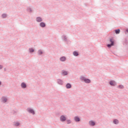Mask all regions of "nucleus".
<instances>
[{
    "label": "nucleus",
    "mask_w": 128,
    "mask_h": 128,
    "mask_svg": "<svg viewBox=\"0 0 128 128\" xmlns=\"http://www.w3.org/2000/svg\"><path fill=\"white\" fill-rule=\"evenodd\" d=\"M110 40L111 44L107 45L108 48H112V46H114V40L113 38H110Z\"/></svg>",
    "instance_id": "obj_1"
},
{
    "label": "nucleus",
    "mask_w": 128,
    "mask_h": 128,
    "mask_svg": "<svg viewBox=\"0 0 128 128\" xmlns=\"http://www.w3.org/2000/svg\"><path fill=\"white\" fill-rule=\"evenodd\" d=\"M80 80H84V82H86V84H90V80L84 78L83 77V76L80 77Z\"/></svg>",
    "instance_id": "obj_2"
},
{
    "label": "nucleus",
    "mask_w": 128,
    "mask_h": 128,
    "mask_svg": "<svg viewBox=\"0 0 128 128\" xmlns=\"http://www.w3.org/2000/svg\"><path fill=\"white\" fill-rule=\"evenodd\" d=\"M28 112H30V114H34V111L30 108H28Z\"/></svg>",
    "instance_id": "obj_3"
},
{
    "label": "nucleus",
    "mask_w": 128,
    "mask_h": 128,
    "mask_svg": "<svg viewBox=\"0 0 128 128\" xmlns=\"http://www.w3.org/2000/svg\"><path fill=\"white\" fill-rule=\"evenodd\" d=\"M60 120L61 122H64L66 120V116H60Z\"/></svg>",
    "instance_id": "obj_4"
},
{
    "label": "nucleus",
    "mask_w": 128,
    "mask_h": 128,
    "mask_svg": "<svg viewBox=\"0 0 128 128\" xmlns=\"http://www.w3.org/2000/svg\"><path fill=\"white\" fill-rule=\"evenodd\" d=\"M110 86H116V82H114V81H110Z\"/></svg>",
    "instance_id": "obj_5"
},
{
    "label": "nucleus",
    "mask_w": 128,
    "mask_h": 128,
    "mask_svg": "<svg viewBox=\"0 0 128 128\" xmlns=\"http://www.w3.org/2000/svg\"><path fill=\"white\" fill-rule=\"evenodd\" d=\"M21 86H22V88H26V84L22 82V83L21 84Z\"/></svg>",
    "instance_id": "obj_6"
},
{
    "label": "nucleus",
    "mask_w": 128,
    "mask_h": 128,
    "mask_svg": "<svg viewBox=\"0 0 128 128\" xmlns=\"http://www.w3.org/2000/svg\"><path fill=\"white\" fill-rule=\"evenodd\" d=\"M40 26H42V28H44L46 26V24L44 22H40Z\"/></svg>",
    "instance_id": "obj_7"
},
{
    "label": "nucleus",
    "mask_w": 128,
    "mask_h": 128,
    "mask_svg": "<svg viewBox=\"0 0 128 128\" xmlns=\"http://www.w3.org/2000/svg\"><path fill=\"white\" fill-rule=\"evenodd\" d=\"M115 32L116 34H120V29L116 30Z\"/></svg>",
    "instance_id": "obj_8"
},
{
    "label": "nucleus",
    "mask_w": 128,
    "mask_h": 128,
    "mask_svg": "<svg viewBox=\"0 0 128 128\" xmlns=\"http://www.w3.org/2000/svg\"><path fill=\"white\" fill-rule=\"evenodd\" d=\"M89 124H90V126H94V124H96L94 123V122H93V121H90V122H89Z\"/></svg>",
    "instance_id": "obj_9"
},
{
    "label": "nucleus",
    "mask_w": 128,
    "mask_h": 128,
    "mask_svg": "<svg viewBox=\"0 0 128 128\" xmlns=\"http://www.w3.org/2000/svg\"><path fill=\"white\" fill-rule=\"evenodd\" d=\"M42 18L38 17L36 18V21L38 22H42Z\"/></svg>",
    "instance_id": "obj_10"
},
{
    "label": "nucleus",
    "mask_w": 128,
    "mask_h": 128,
    "mask_svg": "<svg viewBox=\"0 0 128 128\" xmlns=\"http://www.w3.org/2000/svg\"><path fill=\"white\" fill-rule=\"evenodd\" d=\"M66 88H72V86L70 85V84H68L66 85Z\"/></svg>",
    "instance_id": "obj_11"
},
{
    "label": "nucleus",
    "mask_w": 128,
    "mask_h": 128,
    "mask_svg": "<svg viewBox=\"0 0 128 128\" xmlns=\"http://www.w3.org/2000/svg\"><path fill=\"white\" fill-rule=\"evenodd\" d=\"M60 60H61V62H64V60H66V57L63 56L60 58Z\"/></svg>",
    "instance_id": "obj_12"
},
{
    "label": "nucleus",
    "mask_w": 128,
    "mask_h": 128,
    "mask_svg": "<svg viewBox=\"0 0 128 128\" xmlns=\"http://www.w3.org/2000/svg\"><path fill=\"white\" fill-rule=\"evenodd\" d=\"M2 100L3 102H6L8 100V99H6V98L4 97H3L2 98Z\"/></svg>",
    "instance_id": "obj_13"
},
{
    "label": "nucleus",
    "mask_w": 128,
    "mask_h": 128,
    "mask_svg": "<svg viewBox=\"0 0 128 128\" xmlns=\"http://www.w3.org/2000/svg\"><path fill=\"white\" fill-rule=\"evenodd\" d=\"M74 120H75L76 122H80V118L78 117H76V116L74 118Z\"/></svg>",
    "instance_id": "obj_14"
},
{
    "label": "nucleus",
    "mask_w": 128,
    "mask_h": 128,
    "mask_svg": "<svg viewBox=\"0 0 128 128\" xmlns=\"http://www.w3.org/2000/svg\"><path fill=\"white\" fill-rule=\"evenodd\" d=\"M73 54H74V56H78V52H73Z\"/></svg>",
    "instance_id": "obj_15"
},
{
    "label": "nucleus",
    "mask_w": 128,
    "mask_h": 128,
    "mask_svg": "<svg viewBox=\"0 0 128 128\" xmlns=\"http://www.w3.org/2000/svg\"><path fill=\"white\" fill-rule=\"evenodd\" d=\"M114 123L115 124H118V120H114Z\"/></svg>",
    "instance_id": "obj_16"
},
{
    "label": "nucleus",
    "mask_w": 128,
    "mask_h": 128,
    "mask_svg": "<svg viewBox=\"0 0 128 128\" xmlns=\"http://www.w3.org/2000/svg\"><path fill=\"white\" fill-rule=\"evenodd\" d=\"M30 52H34V50L32 48H30Z\"/></svg>",
    "instance_id": "obj_17"
},
{
    "label": "nucleus",
    "mask_w": 128,
    "mask_h": 128,
    "mask_svg": "<svg viewBox=\"0 0 128 128\" xmlns=\"http://www.w3.org/2000/svg\"><path fill=\"white\" fill-rule=\"evenodd\" d=\"M62 74H64V76H66V74H68V72H62Z\"/></svg>",
    "instance_id": "obj_18"
},
{
    "label": "nucleus",
    "mask_w": 128,
    "mask_h": 128,
    "mask_svg": "<svg viewBox=\"0 0 128 128\" xmlns=\"http://www.w3.org/2000/svg\"><path fill=\"white\" fill-rule=\"evenodd\" d=\"M2 18H6V14H3L2 15Z\"/></svg>",
    "instance_id": "obj_19"
},
{
    "label": "nucleus",
    "mask_w": 128,
    "mask_h": 128,
    "mask_svg": "<svg viewBox=\"0 0 128 128\" xmlns=\"http://www.w3.org/2000/svg\"><path fill=\"white\" fill-rule=\"evenodd\" d=\"M58 82L60 84H62V81L61 80H58Z\"/></svg>",
    "instance_id": "obj_20"
},
{
    "label": "nucleus",
    "mask_w": 128,
    "mask_h": 128,
    "mask_svg": "<svg viewBox=\"0 0 128 128\" xmlns=\"http://www.w3.org/2000/svg\"><path fill=\"white\" fill-rule=\"evenodd\" d=\"M119 88H124V86L120 85L118 86Z\"/></svg>",
    "instance_id": "obj_21"
},
{
    "label": "nucleus",
    "mask_w": 128,
    "mask_h": 128,
    "mask_svg": "<svg viewBox=\"0 0 128 128\" xmlns=\"http://www.w3.org/2000/svg\"><path fill=\"white\" fill-rule=\"evenodd\" d=\"M38 54H42V51L41 50L38 51Z\"/></svg>",
    "instance_id": "obj_22"
},
{
    "label": "nucleus",
    "mask_w": 128,
    "mask_h": 128,
    "mask_svg": "<svg viewBox=\"0 0 128 128\" xmlns=\"http://www.w3.org/2000/svg\"><path fill=\"white\" fill-rule=\"evenodd\" d=\"M67 124H70V120H67Z\"/></svg>",
    "instance_id": "obj_23"
},
{
    "label": "nucleus",
    "mask_w": 128,
    "mask_h": 128,
    "mask_svg": "<svg viewBox=\"0 0 128 128\" xmlns=\"http://www.w3.org/2000/svg\"><path fill=\"white\" fill-rule=\"evenodd\" d=\"M15 125L16 126H20V123L16 122V124Z\"/></svg>",
    "instance_id": "obj_24"
},
{
    "label": "nucleus",
    "mask_w": 128,
    "mask_h": 128,
    "mask_svg": "<svg viewBox=\"0 0 128 128\" xmlns=\"http://www.w3.org/2000/svg\"><path fill=\"white\" fill-rule=\"evenodd\" d=\"M2 66L0 65V70H2Z\"/></svg>",
    "instance_id": "obj_25"
},
{
    "label": "nucleus",
    "mask_w": 128,
    "mask_h": 128,
    "mask_svg": "<svg viewBox=\"0 0 128 128\" xmlns=\"http://www.w3.org/2000/svg\"><path fill=\"white\" fill-rule=\"evenodd\" d=\"M0 84H1V83H0Z\"/></svg>",
    "instance_id": "obj_26"
}]
</instances>
